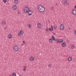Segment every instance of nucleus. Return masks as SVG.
<instances>
[{
  "label": "nucleus",
  "instance_id": "obj_1",
  "mask_svg": "<svg viewBox=\"0 0 76 76\" xmlns=\"http://www.w3.org/2000/svg\"><path fill=\"white\" fill-rule=\"evenodd\" d=\"M38 9L39 12H43L45 10V8L42 5H40L38 7Z\"/></svg>",
  "mask_w": 76,
  "mask_h": 76
},
{
  "label": "nucleus",
  "instance_id": "obj_2",
  "mask_svg": "<svg viewBox=\"0 0 76 76\" xmlns=\"http://www.w3.org/2000/svg\"><path fill=\"white\" fill-rule=\"evenodd\" d=\"M24 11L26 13H28V12L29 11V9L28 8V7H25L24 9Z\"/></svg>",
  "mask_w": 76,
  "mask_h": 76
},
{
  "label": "nucleus",
  "instance_id": "obj_3",
  "mask_svg": "<svg viewBox=\"0 0 76 76\" xmlns=\"http://www.w3.org/2000/svg\"><path fill=\"white\" fill-rule=\"evenodd\" d=\"M62 3L64 6L66 5L67 3V1L66 0H63L62 1Z\"/></svg>",
  "mask_w": 76,
  "mask_h": 76
},
{
  "label": "nucleus",
  "instance_id": "obj_4",
  "mask_svg": "<svg viewBox=\"0 0 76 76\" xmlns=\"http://www.w3.org/2000/svg\"><path fill=\"white\" fill-rule=\"evenodd\" d=\"M19 48H18V47L17 46H15L14 47V49L15 51H17L18 50V49Z\"/></svg>",
  "mask_w": 76,
  "mask_h": 76
},
{
  "label": "nucleus",
  "instance_id": "obj_5",
  "mask_svg": "<svg viewBox=\"0 0 76 76\" xmlns=\"http://www.w3.org/2000/svg\"><path fill=\"white\" fill-rule=\"evenodd\" d=\"M64 28V25L61 24L60 26V29H61V30H63Z\"/></svg>",
  "mask_w": 76,
  "mask_h": 76
},
{
  "label": "nucleus",
  "instance_id": "obj_6",
  "mask_svg": "<svg viewBox=\"0 0 76 76\" xmlns=\"http://www.w3.org/2000/svg\"><path fill=\"white\" fill-rule=\"evenodd\" d=\"M28 13L29 15L31 16V15H32V12L31 11H29L28 12H27V13Z\"/></svg>",
  "mask_w": 76,
  "mask_h": 76
},
{
  "label": "nucleus",
  "instance_id": "obj_7",
  "mask_svg": "<svg viewBox=\"0 0 76 76\" xmlns=\"http://www.w3.org/2000/svg\"><path fill=\"white\" fill-rule=\"evenodd\" d=\"M37 26L39 28H41V23H38Z\"/></svg>",
  "mask_w": 76,
  "mask_h": 76
},
{
  "label": "nucleus",
  "instance_id": "obj_8",
  "mask_svg": "<svg viewBox=\"0 0 76 76\" xmlns=\"http://www.w3.org/2000/svg\"><path fill=\"white\" fill-rule=\"evenodd\" d=\"M8 37L9 39H11L12 37V35L11 34H10L8 35Z\"/></svg>",
  "mask_w": 76,
  "mask_h": 76
},
{
  "label": "nucleus",
  "instance_id": "obj_9",
  "mask_svg": "<svg viewBox=\"0 0 76 76\" xmlns=\"http://www.w3.org/2000/svg\"><path fill=\"white\" fill-rule=\"evenodd\" d=\"M1 24L2 25H6V21L4 20H3V21H2V23H1Z\"/></svg>",
  "mask_w": 76,
  "mask_h": 76
},
{
  "label": "nucleus",
  "instance_id": "obj_10",
  "mask_svg": "<svg viewBox=\"0 0 76 76\" xmlns=\"http://www.w3.org/2000/svg\"><path fill=\"white\" fill-rule=\"evenodd\" d=\"M66 45V43H63L62 44V46L63 47H65Z\"/></svg>",
  "mask_w": 76,
  "mask_h": 76
},
{
  "label": "nucleus",
  "instance_id": "obj_11",
  "mask_svg": "<svg viewBox=\"0 0 76 76\" xmlns=\"http://www.w3.org/2000/svg\"><path fill=\"white\" fill-rule=\"evenodd\" d=\"M53 26H51V28H50L49 29V31H53Z\"/></svg>",
  "mask_w": 76,
  "mask_h": 76
},
{
  "label": "nucleus",
  "instance_id": "obj_12",
  "mask_svg": "<svg viewBox=\"0 0 76 76\" xmlns=\"http://www.w3.org/2000/svg\"><path fill=\"white\" fill-rule=\"evenodd\" d=\"M12 8L14 10H16V5H14Z\"/></svg>",
  "mask_w": 76,
  "mask_h": 76
},
{
  "label": "nucleus",
  "instance_id": "obj_13",
  "mask_svg": "<svg viewBox=\"0 0 76 76\" xmlns=\"http://www.w3.org/2000/svg\"><path fill=\"white\" fill-rule=\"evenodd\" d=\"M18 0H14V2L15 4H18Z\"/></svg>",
  "mask_w": 76,
  "mask_h": 76
},
{
  "label": "nucleus",
  "instance_id": "obj_14",
  "mask_svg": "<svg viewBox=\"0 0 76 76\" xmlns=\"http://www.w3.org/2000/svg\"><path fill=\"white\" fill-rule=\"evenodd\" d=\"M52 40H53V41H56V38H54V36H53L52 37Z\"/></svg>",
  "mask_w": 76,
  "mask_h": 76
},
{
  "label": "nucleus",
  "instance_id": "obj_15",
  "mask_svg": "<svg viewBox=\"0 0 76 76\" xmlns=\"http://www.w3.org/2000/svg\"><path fill=\"white\" fill-rule=\"evenodd\" d=\"M34 58L33 57H31L30 58V61H34Z\"/></svg>",
  "mask_w": 76,
  "mask_h": 76
},
{
  "label": "nucleus",
  "instance_id": "obj_16",
  "mask_svg": "<svg viewBox=\"0 0 76 76\" xmlns=\"http://www.w3.org/2000/svg\"><path fill=\"white\" fill-rule=\"evenodd\" d=\"M53 28L54 29H57V26L56 25H54L53 26Z\"/></svg>",
  "mask_w": 76,
  "mask_h": 76
},
{
  "label": "nucleus",
  "instance_id": "obj_17",
  "mask_svg": "<svg viewBox=\"0 0 76 76\" xmlns=\"http://www.w3.org/2000/svg\"><path fill=\"white\" fill-rule=\"evenodd\" d=\"M72 57H69L68 58V61H71V60H72Z\"/></svg>",
  "mask_w": 76,
  "mask_h": 76
},
{
  "label": "nucleus",
  "instance_id": "obj_18",
  "mask_svg": "<svg viewBox=\"0 0 76 76\" xmlns=\"http://www.w3.org/2000/svg\"><path fill=\"white\" fill-rule=\"evenodd\" d=\"M46 31L47 32H48V28L47 27H46Z\"/></svg>",
  "mask_w": 76,
  "mask_h": 76
},
{
  "label": "nucleus",
  "instance_id": "obj_19",
  "mask_svg": "<svg viewBox=\"0 0 76 76\" xmlns=\"http://www.w3.org/2000/svg\"><path fill=\"white\" fill-rule=\"evenodd\" d=\"M49 42L51 43L52 42H53V39H49Z\"/></svg>",
  "mask_w": 76,
  "mask_h": 76
},
{
  "label": "nucleus",
  "instance_id": "obj_20",
  "mask_svg": "<svg viewBox=\"0 0 76 76\" xmlns=\"http://www.w3.org/2000/svg\"><path fill=\"white\" fill-rule=\"evenodd\" d=\"M72 10V11H73V10H74V11L75 12V13H74V14L76 15V10H75V9H73Z\"/></svg>",
  "mask_w": 76,
  "mask_h": 76
},
{
  "label": "nucleus",
  "instance_id": "obj_21",
  "mask_svg": "<svg viewBox=\"0 0 76 76\" xmlns=\"http://www.w3.org/2000/svg\"><path fill=\"white\" fill-rule=\"evenodd\" d=\"M23 70L24 71H25L26 70V66H25L23 68Z\"/></svg>",
  "mask_w": 76,
  "mask_h": 76
},
{
  "label": "nucleus",
  "instance_id": "obj_22",
  "mask_svg": "<svg viewBox=\"0 0 76 76\" xmlns=\"http://www.w3.org/2000/svg\"><path fill=\"white\" fill-rule=\"evenodd\" d=\"M16 73H13L12 74V76H16Z\"/></svg>",
  "mask_w": 76,
  "mask_h": 76
},
{
  "label": "nucleus",
  "instance_id": "obj_23",
  "mask_svg": "<svg viewBox=\"0 0 76 76\" xmlns=\"http://www.w3.org/2000/svg\"><path fill=\"white\" fill-rule=\"evenodd\" d=\"M72 14L73 15H76V14H74V13H75V11H74V10L73 11H72Z\"/></svg>",
  "mask_w": 76,
  "mask_h": 76
},
{
  "label": "nucleus",
  "instance_id": "obj_24",
  "mask_svg": "<svg viewBox=\"0 0 76 76\" xmlns=\"http://www.w3.org/2000/svg\"><path fill=\"white\" fill-rule=\"evenodd\" d=\"M56 41L57 43H58V42H60V41H59V40H58V39H56Z\"/></svg>",
  "mask_w": 76,
  "mask_h": 76
},
{
  "label": "nucleus",
  "instance_id": "obj_25",
  "mask_svg": "<svg viewBox=\"0 0 76 76\" xmlns=\"http://www.w3.org/2000/svg\"><path fill=\"white\" fill-rule=\"evenodd\" d=\"M20 34H23V31L21 30L20 31Z\"/></svg>",
  "mask_w": 76,
  "mask_h": 76
},
{
  "label": "nucleus",
  "instance_id": "obj_26",
  "mask_svg": "<svg viewBox=\"0 0 76 76\" xmlns=\"http://www.w3.org/2000/svg\"><path fill=\"white\" fill-rule=\"evenodd\" d=\"M3 1L4 2V3H5L6 1H7V0H3Z\"/></svg>",
  "mask_w": 76,
  "mask_h": 76
},
{
  "label": "nucleus",
  "instance_id": "obj_27",
  "mask_svg": "<svg viewBox=\"0 0 76 76\" xmlns=\"http://www.w3.org/2000/svg\"><path fill=\"white\" fill-rule=\"evenodd\" d=\"M75 48V46L72 45V49H73V48Z\"/></svg>",
  "mask_w": 76,
  "mask_h": 76
},
{
  "label": "nucleus",
  "instance_id": "obj_28",
  "mask_svg": "<svg viewBox=\"0 0 76 76\" xmlns=\"http://www.w3.org/2000/svg\"><path fill=\"white\" fill-rule=\"evenodd\" d=\"M31 25L30 24L29 26H28V28H31Z\"/></svg>",
  "mask_w": 76,
  "mask_h": 76
},
{
  "label": "nucleus",
  "instance_id": "obj_29",
  "mask_svg": "<svg viewBox=\"0 0 76 76\" xmlns=\"http://www.w3.org/2000/svg\"><path fill=\"white\" fill-rule=\"evenodd\" d=\"M59 42H63V40H61Z\"/></svg>",
  "mask_w": 76,
  "mask_h": 76
},
{
  "label": "nucleus",
  "instance_id": "obj_30",
  "mask_svg": "<svg viewBox=\"0 0 76 76\" xmlns=\"http://www.w3.org/2000/svg\"><path fill=\"white\" fill-rule=\"evenodd\" d=\"M18 36H20V33H18Z\"/></svg>",
  "mask_w": 76,
  "mask_h": 76
},
{
  "label": "nucleus",
  "instance_id": "obj_31",
  "mask_svg": "<svg viewBox=\"0 0 76 76\" xmlns=\"http://www.w3.org/2000/svg\"><path fill=\"white\" fill-rule=\"evenodd\" d=\"M49 67H50L51 66V64H49Z\"/></svg>",
  "mask_w": 76,
  "mask_h": 76
},
{
  "label": "nucleus",
  "instance_id": "obj_32",
  "mask_svg": "<svg viewBox=\"0 0 76 76\" xmlns=\"http://www.w3.org/2000/svg\"><path fill=\"white\" fill-rule=\"evenodd\" d=\"M75 35H76V30H75Z\"/></svg>",
  "mask_w": 76,
  "mask_h": 76
},
{
  "label": "nucleus",
  "instance_id": "obj_33",
  "mask_svg": "<svg viewBox=\"0 0 76 76\" xmlns=\"http://www.w3.org/2000/svg\"><path fill=\"white\" fill-rule=\"evenodd\" d=\"M23 42L24 44H25V41H23Z\"/></svg>",
  "mask_w": 76,
  "mask_h": 76
},
{
  "label": "nucleus",
  "instance_id": "obj_34",
  "mask_svg": "<svg viewBox=\"0 0 76 76\" xmlns=\"http://www.w3.org/2000/svg\"><path fill=\"white\" fill-rule=\"evenodd\" d=\"M67 42H69V39H68L67 40Z\"/></svg>",
  "mask_w": 76,
  "mask_h": 76
},
{
  "label": "nucleus",
  "instance_id": "obj_35",
  "mask_svg": "<svg viewBox=\"0 0 76 76\" xmlns=\"http://www.w3.org/2000/svg\"><path fill=\"white\" fill-rule=\"evenodd\" d=\"M75 8L76 9V5H75Z\"/></svg>",
  "mask_w": 76,
  "mask_h": 76
},
{
  "label": "nucleus",
  "instance_id": "obj_36",
  "mask_svg": "<svg viewBox=\"0 0 76 76\" xmlns=\"http://www.w3.org/2000/svg\"><path fill=\"white\" fill-rule=\"evenodd\" d=\"M9 76H12L11 75H10Z\"/></svg>",
  "mask_w": 76,
  "mask_h": 76
},
{
  "label": "nucleus",
  "instance_id": "obj_37",
  "mask_svg": "<svg viewBox=\"0 0 76 76\" xmlns=\"http://www.w3.org/2000/svg\"><path fill=\"white\" fill-rule=\"evenodd\" d=\"M5 29H6V27L5 28Z\"/></svg>",
  "mask_w": 76,
  "mask_h": 76
},
{
  "label": "nucleus",
  "instance_id": "obj_38",
  "mask_svg": "<svg viewBox=\"0 0 76 76\" xmlns=\"http://www.w3.org/2000/svg\"><path fill=\"white\" fill-rule=\"evenodd\" d=\"M20 76H22V75H20Z\"/></svg>",
  "mask_w": 76,
  "mask_h": 76
},
{
  "label": "nucleus",
  "instance_id": "obj_39",
  "mask_svg": "<svg viewBox=\"0 0 76 76\" xmlns=\"http://www.w3.org/2000/svg\"><path fill=\"white\" fill-rule=\"evenodd\" d=\"M8 4H10L8 3Z\"/></svg>",
  "mask_w": 76,
  "mask_h": 76
},
{
  "label": "nucleus",
  "instance_id": "obj_40",
  "mask_svg": "<svg viewBox=\"0 0 76 76\" xmlns=\"http://www.w3.org/2000/svg\"><path fill=\"white\" fill-rule=\"evenodd\" d=\"M69 29H70V28H69Z\"/></svg>",
  "mask_w": 76,
  "mask_h": 76
},
{
  "label": "nucleus",
  "instance_id": "obj_41",
  "mask_svg": "<svg viewBox=\"0 0 76 76\" xmlns=\"http://www.w3.org/2000/svg\"><path fill=\"white\" fill-rule=\"evenodd\" d=\"M68 5H69V4H68Z\"/></svg>",
  "mask_w": 76,
  "mask_h": 76
}]
</instances>
